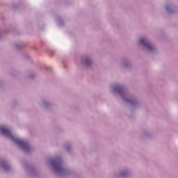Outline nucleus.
I'll return each mask as SVG.
<instances>
[{
	"label": "nucleus",
	"instance_id": "f257e3e1",
	"mask_svg": "<svg viewBox=\"0 0 178 178\" xmlns=\"http://www.w3.org/2000/svg\"><path fill=\"white\" fill-rule=\"evenodd\" d=\"M0 131L2 134H4L6 137H8L10 138L15 144H17V145H19L20 147L24 149L26 152H29L30 151V146L29 145V143H27L26 141L15 137L6 127H0Z\"/></svg>",
	"mask_w": 178,
	"mask_h": 178
},
{
	"label": "nucleus",
	"instance_id": "f03ea898",
	"mask_svg": "<svg viewBox=\"0 0 178 178\" xmlns=\"http://www.w3.org/2000/svg\"><path fill=\"white\" fill-rule=\"evenodd\" d=\"M115 92H118L119 95L124 99V102L129 104L132 106H136L138 104V101L136 99V98L129 95V92H127V89L122 85H119L115 88H113Z\"/></svg>",
	"mask_w": 178,
	"mask_h": 178
},
{
	"label": "nucleus",
	"instance_id": "7ed1b4c3",
	"mask_svg": "<svg viewBox=\"0 0 178 178\" xmlns=\"http://www.w3.org/2000/svg\"><path fill=\"white\" fill-rule=\"evenodd\" d=\"M140 42L143 47H145L148 51L150 52H154L155 51L156 48L154 44L151 42V41L147 38L145 39H140Z\"/></svg>",
	"mask_w": 178,
	"mask_h": 178
},
{
	"label": "nucleus",
	"instance_id": "20e7f679",
	"mask_svg": "<svg viewBox=\"0 0 178 178\" xmlns=\"http://www.w3.org/2000/svg\"><path fill=\"white\" fill-rule=\"evenodd\" d=\"M51 165L54 166V169L57 170V172L62 171V165H60V163H58V161H52Z\"/></svg>",
	"mask_w": 178,
	"mask_h": 178
},
{
	"label": "nucleus",
	"instance_id": "39448f33",
	"mask_svg": "<svg viewBox=\"0 0 178 178\" xmlns=\"http://www.w3.org/2000/svg\"><path fill=\"white\" fill-rule=\"evenodd\" d=\"M129 175H130V172L126 170L120 173V177H122V178L129 177Z\"/></svg>",
	"mask_w": 178,
	"mask_h": 178
},
{
	"label": "nucleus",
	"instance_id": "423d86ee",
	"mask_svg": "<svg viewBox=\"0 0 178 178\" xmlns=\"http://www.w3.org/2000/svg\"><path fill=\"white\" fill-rule=\"evenodd\" d=\"M165 10H167L168 12V13H173L175 12V10L172 9L170 8V6H169V5L165 6Z\"/></svg>",
	"mask_w": 178,
	"mask_h": 178
},
{
	"label": "nucleus",
	"instance_id": "0eeeda50",
	"mask_svg": "<svg viewBox=\"0 0 178 178\" xmlns=\"http://www.w3.org/2000/svg\"><path fill=\"white\" fill-rule=\"evenodd\" d=\"M122 63L125 67H129L130 66V63L127 60H124Z\"/></svg>",
	"mask_w": 178,
	"mask_h": 178
},
{
	"label": "nucleus",
	"instance_id": "6e6552de",
	"mask_svg": "<svg viewBox=\"0 0 178 178\" xmlns=\"http://www.w3.org/2000/svg\"><path fill=\"white\" fill-rule=\"evenodd\" d=\"M90 62V58H86V60H85V63L86 65H88V63Z\"/></svg>",
	"mask_w": 178,
	"mask_h": 178
}]
</instances>
